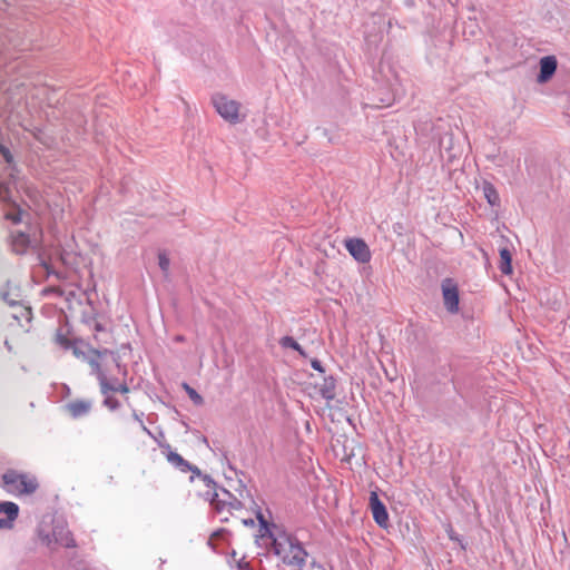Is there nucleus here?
I'll list each match as a JSON object with an SVG mask.
<instances>
[{
    "mask_svg": "<svg viewBox=\"0 0 570 570\" xmlns=\"http://www.w3.org/2000/svg\"><path fill=\"white\" fill-rule=\"evenodd\" d=\"M345 248L358 263L365 264L371 259V250L363 239L348 238L345 240Z\"/></svg>",
    "mask_w": 570,
    "mask_h": 570,
    "instance_id": "7",
    "label": "nucleus"
},
{
    "mask_svg": "<svg viewBox=\"0 0 570 570\" xmlns=\"http://www.w3.org/2000/svg\"><path fill=\"white\" fill-rule=\"evenodd\" d=\"M55 541L63 547H70L73 544V539L70 532L65 528H57L53 531Z\"/></svg>",
    "mask_w": 570,
    "mask_h": 570,
    "instance_id": "13",
    "label": "nucleus"
},
{
    "mask_svg": "<svg viewBox=\"0 0 570 570\" xmlns=\"http://www.w3.org/2000/svg\"><path fill=\"white\" fill-rule=\"evenodd\" d=\"M210 102L215 111L227 122L236 125L245 119L242 104L224 92H215Z\"/></svg>",
    "mask_w": 570,
    "mask_h": 570,
    "instance_id": "2",
    "label": "nucleus"
},
{
    "mask_svg": "<svg viewBox=\"0 0 570 570\" xmlns=\"http://www.w3.org/2000/svg\"><path fill=\"white\" fill-rule=\"evenodd\" d=\"M0 158L2 160H4L7 164H9V165L11 164L12 156L9 153V150L7 148H4L3 146H0Z\"/></svg>",
    "mask_w": 570,
    "mask_h": 570,
    "instance_id": "20",
    "label": "nucleus"
},
{
    "mask_svg": "<svg viewBox=\"0 0 570 570\" xmlns=\"http://www.w3.org/2000/svg\"><path fill=\"white\" fill-rule=\"evenodd\" d=\"M312 395H320L326 401L335 397V381L333 377H314Z\"/></svg>",
    "mask_w": 570,
    "mask_h": 570,
    "instance_id": "8",
    "label": "nucleus"
},
{
    "mask_svg": "<svg viewBox=\"0 0 570 570\" xmlns=\"http://www.w3.org/2000/svg\"><path fill=\"white\" fill-rule=\"evenodd\" d=\"M482 191L490 205L499 204V195L491 184H484L482 187Z\"/></svg>",
    "mask_w": 570,
    "mask_h": 570,
    "instance_id": "16",
    "label": "nucleus"
},
{
    "mask_svg": "<svg viewBox=\"0 0 570 570\" xmlns=\"http://www.w3.org/2000/svg\"><path fill=\"white\" fill-rule=\"evenodd\" d=\"M185 390L195 403H202V396L194 389L185 385Z\"/></svg>",
    "mask_w": 570,
    "mask_h": 570,
    "instance_id": "19",
    "label": "nucleus"
},
{
    "mask_svg": "<svg viewBox=\"0 0 570 570\" xmlns=\"http://www.w3.org/2000/svg\"><path fill=\"white\" fill-rule=\"evenodd\" d=\"M273 549L284 562L293 566H301L307 556L296 538L285 531L275 534Z\"/></svg>",
    "mask_w": 570,
    "mask_h": 570,
    "instance_id": "1",
    "label": "nucleus"
},
{
    "mask_svg": "<svg viewBox=\"0 0 570 570\" xmlns=\"http://www.w3.org/2000/svg\"><path fill=\"white\" fill-rule=\"evenodd\" d=\"M169 460L176 464H181L183 459L178 454H171L169 455Z\"/></svg>",
    "mask_w": 570,
    "mask_h": 570,
    "instance_id": "22",
    "label": "nucleus"
},
{
    "mask_svg": "<svg viewBox=\"0 0 570 570\" xmlns=\"http://www.w3.org/2000/svg\"><path fill=\"white\" fill-rule=\"evenodd\" d=\"M28 243L29 237L23 233H17V235L13 236V246L17 252L23 250Z\"/></svg>",
    "mask_w": 570,
    "mask_h": 570,
    "instance_id": "17",
    "label": "nucleus"
},
{
    "mask_svg": "<svg viewBox=\"0 0 570 570\" xmlns=\"http://www.w3.org/2000/svg\"><path fill=\"white\" fill-rule=\"evenodd\" d=\"M90 410V403L85 401H76L68 404V411L73 417L81 416Z\"/></svg>",
    "mask_w": 570,
    "mask_h": 570,
    "instance_id": "14",
    "label": "nucleus"
},
{
    "mask_svg": "<svg viewBox=\"0 0 570 570\" xmlns=\"http://www.w3.org/2000/svg\"><path fill=\"white\" fill-rule=\"evenodd\" d=\"M212 505L220 517L222 521H227L228 515L232 514V510H238L239 503L237 501L229 502L225 499H220L218 494L212 499Z\"/></svg>",
    "mask_w": 570,
    "mask_h": 570,
    "instance_id": "12",
    "label": "nucleus"
},
{
    "mask_svg": "<svg viewBox=\"0 0 570 570\" xmlns=\"http://www.w3.org/2000/svg\"><path fill=\"white\" fill-rule=\"evenodd\" d=\"M284 346H289L295 350H299L298 344L291 337L284 340Z\"/></svg>",
    "mask_w": 570,
    "mask_h": 570,
    "instance_id": "21",
    "label": "nucleus"
},
{
    "mask_svg": "<svg viewBox=\"0 0 570 570\" xmlns=\"http://www.w3.org/2000/svg\"><path fill=\"white\" fill-rule=\"evenodd\" d=\"M500 269L504 274H510L512 272L511 266V254L507 248L500 250Z\"/></svg>",
    "mask_w": 570,
    "mask_h": 570,
    "instance_id": "15",
    "label": "nucleus"
},
{
    "mask_svg": "<svg viewBox=\"0 0 570 570\" xmlns=\"http://www.w3.org/2000/svg\"><path fill=\"white\" fill-rule=\"evenodd\" d=\"M99 382H100L101 392H102V394L106 395V399H105L106 406H108L110 410L116 409L117 402L111 396H108L107 394L109 392L127 393L128 387L126 386V384L118 382L115 379H110L102 371L99 372Z\"/></svg>",
    "mask_w": 570,
    "mask_h": 570,
    "instance_id": "5",
    "label": "nucleus"
},
{
    "mask_svg": "<svg viewBox=\"0 0 570 570\" xmlns=\"http://www.w3.org/2000/svg\"><path fill=\"white\" fill-rule=\"evenodd\" d=\"M370 508L375 522L382 527H389V513L385 505L380 501L376 492H371L370 495Z\"/></svg>",
    "mask_w": 570,
    "mask_h": 570,
    "instance_id": "9",
    "label": "nucleus"
},
{
    "mask_svg": "<svg viewBox=\"0 0 570 570\" xmlns=\"http://www.w3.org/2000/svg\"><path fill=\"white\" fill-rule=\"evenodd\" d=\"M558 67V61L554 56L542 57L539 61V75L537 81L539 83L548 82L554 75Z\"/></svg>",
    "mask_w": 570,
    "mask_h": 570,
    "instance_id": "11",
    "label": "nucleus"
},
{
    "mask_svg": "<svg viewBox=\"0 0 570 570\" xmlns=\"http://www.w3.org/2000/svg\"><path fill=\"white\" fill-rule=\"evenodd\" d=\"M312 365H313V367H314V368H316V370H318V371H322V370H321V367H320V363H318L317 361H314V362L312 363Z\"/></svg>",
    "mask_w": 570,
    "mask_h": 570,
    "instance_id": "24",
    "label": "nucleus"
},
{
    "mask_svg": "<svg viewBox=\"0 0 570 570\" xmlns=\"http://www.w3.org/2000/svg\"><path fill=\"white\" fill-rule=\"evenodd\" d=\"M202 481L204 482V484H205L209 490H210V489H213V482H212V480H210V479H208L207 476H204V478L202 479Z\"/></svg>",
    "mask_w": 570,
    "mask_h": 570,
    "instance_id": "23",
    "label": "nucleus"
},
{
    "mask_svg": "<svg viewBox=\"0 0 570 570\" xmlns=\"http://www.w3.org/2000/svg\"><path fill=\"white\" fill-rule=\"evenodd\" d=\"M19 513V508L13 502H0V529L9 530Z\"/></svg>",
    "mask_w": 570,
    "mask_h": 570,
    "instance_id": "10",
    "label": "nucleus"
},
{
    "mask_svg": "<svg viewBox=\"0 0 570 570\" xmlns=\"http://www.w3.org/2000/svg\"><path fill=\"white\" fill-rule=\"evenodd\" d=\"M3 487L10 493L22 494L32 492L37 483L35 479L29 475L9 471L3 475Z\"/></svg>",
    "mask_w": 570,
    "mask_h": 570,
    "instance_id": "4",
    "label": "nucleus"
},
{
    "mask_svg": "<svg viewBox=\"0 0 570 570\" xmlns=\"http://www.w3.org/2000/svg\"><path fill=\"white\" fill-rule=\"evenodd\" d=\"M442 296L445 308L450 313L459 311V288L454 281L448 278L442 282Z\"/></svg>",
    "mask_w": 570,
    "mask_h": 570,
    "instance_id": "6",
    "label": "nucleus"
},
{
    "mask_svg": "<svg viewBox=\"0 0 570 570\" xmlns=\"http://www.w3.org/2000/svg\"><path fill=\"white\" fill-rule=\"evenodd\" d=\"M22 188L26 195L31 199L29 190L24 188L22 183H14L13 187H11L10 184L0 183V199L8 204L6 217L12 222H20L22 219L23 210L18 204V200L26 204V200L20 195V189Z\"/></svg>",
    "mask_w": 570,
    "mask_h": 570,
    "instance_id": "3",
    "label": "nucleus"
},
{
    "mask_svg": "<svg viewBox=\"0 0 570 570\" xmlns=\"http://www.w3.org/2000/svg\"><path fill=\"white\" fill-rule=\"evenodd\" d=\"M158 265L163 272H167L170 265V259L165 253L158 255Z\"/></svg>",
    "mask_w": 570,
    "mask_h": 570,
    "instance_id": "18",
    "label": "nucleus"
}]
</instances>
